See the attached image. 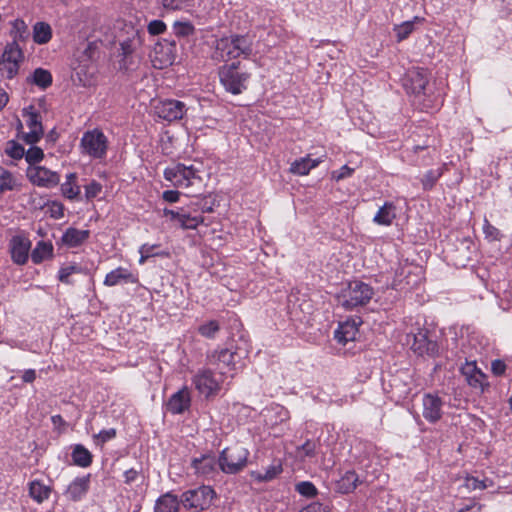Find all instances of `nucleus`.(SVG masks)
I'll use <instances>...</instances> for the list:
<instances>
[{"label":"nucleus","mask_w":512,"mask_h":512,"mask_svg":"<svg viewBox=\"0 0 512 512\" xmlns=\"http://www.w3.org/2000/svg\"><path fill=\"white\" fill-rule=\"evenodd\" d=\"M403 87L408 94L414 95L423 111L438 110L443 105V88L436 81H429V72L425 68L408 69L403 78Z\"/></svg>","instance_id":"f257e3e1"},{"label":"nucleus","mask_w":512,"mask_h":512,"mask_svg":"<svg viewBox=\"0 0 512 512\" xmlns=\"http://www.w3.org/2000/svg\"><path fill=\"white\" fill-rule=\"evenodd\" d=\"M253 52V39L249 35L230 34L216 40L212 59L227 62L240 56L249 58Z\"/></svg>","instance_id":"f03ea898"},{"label":"nucleus","mask_w":512,"mask_h":512,"mask_svg":"<svg viewBox=\"0 0 512 512\" xmlns=\"http://www.w3.org/2000/svg\"><path fill=\"white\" fill-rule=\"evenodd\" d=\"M218 75L224 89L233 95H239L245 91L251 77V74L243 69L240 62L221 66Z\"/></svg>","instance_id":"7ed1b4c3"},{"label":"nucleus","mask_w":512,"mask_h":512,"mask_svg":"<svg viewBox=\"0 0 512 512\" xmlns=\"http://www.w3.org/2000/svg\"><path fill=\"white\" fill-rule=\"evenodd\" d=\"M372 288L360 281H352L338 295V303L346 310L365 305L372 297Z\"/></svg>","instance_id":"20e7f679"},{"label":"nucleus","mask_w":512,"mask_h":512,"mask_svg":"<svg viewBox=\"0 0 512 512\" xmlns=\"http://www.w3.org/2000/svg\"><path fill=\"white\" fill-rule=\"evenodd\" d=\"M248 456V449L235 444L222 450L218 459V466L226 474H236L246 467Z\"/></svg>","instance_id":"39448f33"},{"label":"nucleus","mask_w":512,"mask_h":512,"mask_svg":"<svg viewBox=\"0 0 512 512\" xmlns=\"http://www.w3.org/2000/svg\"><path fill=\"white\" fill-rule=\"evenodd\" d=\"M227 380L228 379L216 369H202L194 376L193 383L199 393L208 398L218 394L227 383Z\"/></svg>","instance_id":"423d86ee"},{"label":"nucleus","mask_w":512,"mask_h":512,"mask_svg":"<svg viewBox=\"0 0 512 512\" xmlns=\"http://www.w3.org/2000/svg\"><path fill=\"white\" fill-rule=\"evenodd\" d=\"M215 495V491L211 486L201 485L183 492L180 502L185 509L200 512L211 506Z\"/></svg>","instance_id":"0eeeda50"},{"label":"nucleus","mask_w":512,"mask_h":512,"mask_svg":"<svg viewBox=\"0 0 512 512\" xmlns=\"http://www.w3.org/2000/svg\"><path fill=\"white\" fill-rule=\"evenodd\" d=\"M198 173L199 170L193 165L186 166L178 163L164 170V178L176 187L188 188L193 186L196 181H201Z\"/></svg>","instance_id":"6e6552de"},{"label":"nucleus","mask_w":512,"mask_h":512,"mask_svg":"<svg viewBox=\"0 0 512 512\" xmlns=\"http://www.w3.org/2000/svg\"><path fill=\"white\" fill-rule=\"evenodd\" d=\"M80 145L90 157L102 159L107 153L108 139L101 130L95 128L83 134Z\"/></svg>","instance_id":"1a4fd4ad"},{"label":"nucleus","mask_w":512,"mask_h":512,"mask_svg":"<svg viewBox=\"0 0 512 512\" xmlns=\"http://www.w3.org/2000/svg\"><path fill=\"white\" fill-rule=\"evenodd\" d=\"M23 58V51L19 47L18 43H8L0 58L1 75L7 79L14 78L18 73L20 63L23 61Z\"/></svg>","instance_id":"9d476101"},{"label":"nucleus","mask_w":512,"mask_h":512,"mask_svg":"<svg viewBox=\"0 0 512 512\" xmlns=\"http://www.w3.org/2000/svg\"><path fill=\"white\" fill-rule=\"evenodd\" d=\"M238 357L235 351L228 348L214 351L209 356V362L215 366V369L224 375L227 379H232L236 371Z\"/></svg>","instance_id":"9b49d317"},{"label":"nucleus","mask_w":512,"mask_h":512,"mask_svg":"<svg viewBox=\"0 0 512 512\" xmlns=\"http://www.w3.org/2000/svg\"><path fill=\"white\" fill-rule=\"evenodd\" d=\"M176 43L168 39L157 42L153 49V66L158 69L166 68L172 65L176 59Z\"/></svg>","instance_id":"f8f14e48"},{"label":"nucleus","mask_w":512,"mask_h":512,"mask_svg":"<svg viewBox=\"0 0 512 512\" xmlns=\"http://www.w3.org/2000/svg\"><path fill=\"white\" fill-rule=\"evenodd\" d=\"M460 372L471 388L483 393L489 387L487 376L477 367L476 361H466L461 366Z\"/></svg>","instance_id":"ddd939ff"},{"label":"nucleus","mask_w":512,"mask_h":512,"mask_svg":"<svg viewBox=\"0 0 512 512\" xmlns=\"http://www.w3.org/2000/svg\"><path fill=\"white\" fill-rule=\"evenodd\" d=\"M422 284V275L419 272H412L411 267L402 268L400 274L394 278L391 287L392 289L407 293L417 289Z\"/></svg>","instance_id":"4468645a"},{"label":"nucleus","mask_w":512,"mask_h":512,"mask_svg":"<svg viewBox=\"0 0 512 512\" xmlns=\"http://www.w3.org/2000/svg\"><path fill=\"white\" fill-rule=\"evenodd\" d=\"M443 400L433 393H426L422 397V415L429 423L438 422L443 415Z\"/></svg>","instance_id":"2eb2a0df"},{"label":"nucleus","mask_w":512,"mask_h":512,"mask_svg":"<svg viewBox=\"0 0 512 512\" xmlns=\"http://www.w3.org/2000/svg\"><path fill=\"white\" fill-rule=\"evenodd\" d=\"M27 177L34 185L46 188L54 187L60 181L56 172L42 166H30L27 169Z\"/></svg>","instance_id":"dca6fc26"},{"label":"nucleus","mask_w":512,"mask_h":512,"mask_svg":"<svg viewBox=\"0 0 512 512\" xmlns=\"http://www.w3.org/2000/svg\"><path fill=\"white\" fill-rule=\"evenodd\" d=\"M23 116L26 119V124L29 132L25 133L22 139L30 145L37 143L43 135V127L39 113L34 111L33 107L24 109Z\"/></svg>","instance_id":"f3484780"},{"label":"nucleus","mask_w":512,"mask_h":512,"mask_svg":"<svg viewBox=\"0 0 512 512\" xmlns=\"http://www.w3.org/2000/svg\"><path fill=\"white\" fill-rule=\"evenodd\" d=\"M157 115L169 122L182 119L186 112V106L178 100L167 99L155 106Z\"/></svg>","instance_id":"a211bd4d"},{"label":"nucleus","mask_w":512,"mask_h":512,"mask_svg":"<svg viewBox=\"0 0 512 512\" xmlns=\"http://www.w3.org/2000/svg\"><path fill=\"white\" fill-rule=\"evenodd\" d=\"M12 261L17 265H24L29 258L31 241L24 236H14L9 244Z\"/></svg>","instance_id":"6ab92c4d"},{"label":"nucleus","mask_w":512,"mask_h":512,"mask_svg":"<svg viewBox=\"0 0 512 512\" xmlns=\"http://www.w3.org/2000/svg\"><path fill=\"white\" fill-rule=\"evenodd\" d=\"M191 466L194 469V473L204 479H212L217 474L216 458L210 454L194 458Z\"/></svg>","instance_id":"aec40b11"},{"label":"nucleus","mask_w":512,"mask_h":512,"mask_svg":"<svg viewBox=\"0 0 512 512\" xmlns=\"http://www.w3.org/2000/svg\"><path fill=\"white\" fill-rule=\"evenodd\" d=\"M413 342L411 343V349L419 356H430L435 357L438 355L439 348L435 341L428 338L426 333L419 332L412 335Z\"/></svg>","instance_id":"412c9836"},{"label":"nucleus","mask_w":512,"mask_h":512,"mask_svg":"<svg viewBox=\"0 0 512 512\" xmlns=\"http://www.w3.org/2000/svg\"><path fill=\"white\" fill-rule=\"evenodd\" d=\"M91 482V475L76 477L66 488L64 495L71 501H80L87 494Z\"/></svg>","instance_id":"4be33fe9"},{"label":"nucleus","mask_w":512,"mask_h":512,"mask_svg":"<svg viewBox=\"0 0 512 512\" xmlns=\"http://www.w3.org/2000/svg\"><path fill=\"white\" fill-rule=\"evenodd\" d=\"M362 323L363 322H338V327L334 331V339L342 346L355 341L359 332V326Z\"/></svg>","instance_id":"5701e85b"},{"label":"nucleus","mask_w":512,"mask_h":512,"mask_svg":"<svg viewBox=\"0 0 512 512\" xmlns=\"http://www.w3.org/2000/svg\"><path fill=\"white\" fill-rule=\"evenodd\" d=\"M137 281L138 279L129 269L117 267L106 275L104 285L112 287L123 283L135 284Z\"/></svg>","instance_id":"b1692460"},{"label":"nucleus","mask_w":512,"mask_h":512,"mask_svg":"<svg viewBox=\"0 0 512 512\" xmlns=\"http://www.w3.org/2000/svg\"><path fill=\"white\" fill-rule=\"evenodd\" d=\"M190 406V393L187 389L174 393L168 403L167 409L173 414L183 413Z\"/></svg>","instance_id":"393cba45"},{"label":"nucleus","mask_w":512,"mask_h":512,"mask_svg":"<svg viewBox=\"0 0 512 512\" xmlns=\"http://www.w3.org/2000/svg\"><path fill=\"white\" fill-rule=\"evenodd\" d=\"M89 234V230H79L70 227L64 232L61 240L68 247H77L88 239Z\"/></svg>","instance_id":"a878e982"},{"label":"nucleus","mask_w":512,"mask_h":512,"mask_svg":"<svg viewBox=\"0 0 512 512\" xmlns=\"http://www.w3.org/2000/svg\"><path fill=\"white\" fill-rule=\"evenodd\" d=\"M29 496L37 503H42L50 497L51 486L40 480H33L28 484Z\"/></svg>","instance_id":"bb28decb"},{"label":"nucleus","mask_w":512,"mask_h":512,"mask_svg":"<svg viewBox=\"0 0 512 512\" xmlns=\"http://www.w3.org/2000/svg\"><path fill=\"white\" fill-rule=\"evenodd\" d=\"M359 481L357 474L354 471H346L340 479L336 481L335 490L342 494L352 492Z\"/></svg>","instance_id":"cd10ccee"},{"label":"nucleus","mask_w":512,"mask_h":512,"mask_svg":"<svg viewBox=\"0 0 512 512\" xmlns=\"http://www.w3.org/2000/svg\"><path fill=\"white\" fill-rule=\"evenodd\" d=\"M53 257V245L51 242L39 241L31 252V260L34 264H40L44 260Z\"/></svg>","instance_id":"c85d7f7f"},{"label":"nucleus","mask_w":512,"mask_h":512,"mask_svg":"<svg viewBox=\"0 0 512 512\" xmlns=\"http://www.w3.org/2000/svg\"><path fill=\"white\" fill-rule=\"evenodd\" d=\"M180 503L176 495L166 493L157 500L155 512H179Z\"/></svg>","instance_id":"c756f323"},{"label":"nucleus","mask_w":512,"mask_h":512,"mask_svg":"<svg viewBox=\"0 0 512 512\" xmlns=\"http://www.w3.org/2000/svg\"><path fill=\"white\" fill-rule=\"evenodd\" d=\"M320 160L311 159L309 156L295 160L291 163L290 172L296 175H306L311 169L318 166Z\"/></svg>","instance_id":"7c9ffc66"},{"label":"nucleus","mask_w":512,"mask_h":512,"mask_svg":"<svg viewBox=\"0 0 512 512\" xmlns=\"http://www.w3.org/2000/svg\"><path fill=\"white\" fill-rule=\"evenodd\" d=\"M72 460L76 466L86 468L92 463L93 456L91 452L81 444H76L72 451Z\"/></svg>","instance_id":"2f4dec72"},{"label":"nucleus","mask_w":512,"mask_h":512,"mask_svg":"<svg viewBox=\"0 0 512 512\" xmlns=\"http://www.w3.org/2000/svg\"><path fill=\"white\" fill-rule=\"evenodd\" d=\"M27 81L45 90L52 84V75L46 69L37 68L31 76L27 78Z\"/></svg>","instance_id":"473e14b6"},{"label":"nucleus","mask_w":512,"mask_h":512,"mask_svg":"<svg viewBox=\"0 0 512 512\" xmlns=\"http://www.w3.org/2000/svg\"><path fill=\"white\" fill-rule=\"evenodd\" d=\"M281 462H273L270 466L265 469V472L253 471L251 476L258 482H267L276 478L282 472Z\"/></svg>","instance_id":"72a5a7b5"},{"label":"nucleus","mask_w":512,"mask_h":512,"mask_svg":"<svg viewBox=\"0 0 512 512\" xmlns=\"http://www.w3.org/2000/svg\"><path fill=\"white\" fill-rule=\"evenodd\" d=\"M77 176L70 173L66 176V181L61 185L62 194L71 200L77 199L80 195V186L76 183Z\"/></svg>","instance_id":"f704fd0d"},{"label":"nucleus","mask_w":512,"mask_h":512,"mask_svg":"<svg viewBox=\"0 0 512 512\" xmlns=\"http://www.w3.org/2000/svg\"><path fill=\"white\" fill-rule=\"evenodd\" d=\"M52 37V29L45 22H37L33 29V39L37 44H46Z\"/></svg>","instance_id":"c9c22d12"},{"label":"nucleus","mask_w":512,"mask_h":512,"mask_svg":"<svg viewBox=\"0 0 512 512\" xmlns=\"http://www.w3.org/2000/svg\"><path fill=\"white\" fill-rule=\"evenodd\" d=\"M12 190H19L17 179L12 173L0 167V194Z\"/></svg>","instance_id":"e433bc0d"},{"label":"nucleus","mask_w":512,"mask_h":512,"mask_svg":"<svg viewBox=\"0 0 512 512\" xmlns=\"http://www.w3.org/2000/svg\"><path fill=\"white\" fill-rule=\"evenodd\" d=\"M266 417H269L272 424L282 423L289 419V411L282 405H272L268 410Z\"/></svg>","instance_id":"4c0bfd02"},{"label":"nucleus","mask_w":512,"mask_h":512,"mask_svg":"<svg viewBox=\"0 0 512 512\" xmlns=\"http://www.w3.org/2000/svg\"><path fill=\"white\" fill-rule=\"evenodd\" d=\"M443 175V167L428 170L421 178V184L424 190H431L437 181Z\"/></svg>","instance_id":"58836bf2"},{"label":"nucleus","mask_w":512,"mask_h":512,"mask_svg":"<svg viewBox=\"0 0 512 512\" xmlns=\"http://www.w3.org/2000/svg\"><path fill=\"white\" fill-rule=\"evenodd\" d=\"M29 35L28 27L22 19H16L12 22L11 36L12 42L24 41Z\"/></svg>","instance_id":"ea45409f"},{"label":"nucleus","mask_w":512,"mask_h":512,"mask_svg":"<svg viewBox=\"0 0 512 512\" xmlns=\"http://www.w3.org/2000/svg\"><path fill=\"white\" fill-rule=\"evenodd\" d=\"M483 234L485 239L488 242H500L504 235L503 233L494 225H492L489 220L485 217L483 221Z\"/></svg>","instance_id":"a19ab883"},{"label":"nucleus","mask_w":512,"mask_h":512,"mask_svg":"<svg viewBox=\"0 0 512 512\" xmlns=\"http://www.w3.org/2000/svg\"><path fill=\"white\" fill-rule=\"evenodd\" d=\"M203 221L204 218L202 216H192L189 211L185 209L178 227L183 230L196 229Z\"/></svg>","instance_id":"79ce46f5"},{"label":"nucleus","mask_w":512,"mask_h":512,"mask_svg":"<svg viewBox=\"0 0 512 512\" xmlns=\"http://www.w3.org/2000/svg\"><path fill=\"white\" fill-rule=\"evenodd\" d=\"M464 486L470 491L484 490L492 486V481L489 479L480 480L476 477L468 476L465 478Z\"/></svg>","instance_id":"37998d69"},{"label":"nucleus","mask_w":512,"mask_h":512,"mask_svg":"<svg viewBox=\"0 0 512 512\" xmlns=\"http://www.w3.org/2000/svg\"><path fill=\"white\" fill-rule=\"evenodd\" d=\"M295 490L306 498H313L317 496L318 490L316 486L310 481H301L295 485Z\"/></svg>","instance_id":"c03bdc74"},{"label":"nucleus","mask_w":512,"mask_h":512,"mask_svg":"<svg viewBox=\"0 0 512 512\" xmlns=\"http://www.w3.org/2000/svg\"><path fill=\"white\" fill-rule=\"evenodd\" d=\"M396 32L397 41L400 42L409 37L414 30V23L412 21L403 22L400 25H396L394 28Z\"/></svg>","instance_id":"a18cd8bd"},{"label":"nucleus","mask_w":512,"mask_h":512,"mask_svg":"<svg viewBox=\"0 0 512 512\" xmlns=\"http://www.w3.org/2000/svg\"><path fill=\"white\" fill-rule=\"evenodd\" d=\"M5 152L13 159H21L25 154V149L22 145L15 141H8Z\"/></svg>","instance_id":"49530a36"},{"label":"nucleus","mask_w":512,"mask_h":512,"mask_svg":"<svg viewBox=\"0 0 512 512\" xmlns=\"http://www.w3.org/2000/svg\"><path fill=\"white\" fill-rule=\"evenodd\" d=\"M24 156L26 161L31 166H34V164L40 162L43 159L44 153L41 148L37 146H31L27 151H25Z\"/></svg>","instance_id":"de8ad7c7"},{"label":"nucleus","mask_w":512,"mask_h":512,"mask_svg":"<svg viewBox=\"0 0 512 512\" xmlns=\"http://www.w3.org/2000/svg\"><path fill=\"white\" fill-rule=\"evenodd\" d=\"M219 329L218 322H204L199 326L198 331L204 337L214 338Z\"/></svg>","instance_id":"09e8293b"},{"label":"nucleus","mask_w":512,"mask_h":512,"mask_svg":"<svg viewBox=\"0 0 512 512\" xmlns=\"http://www.w3.org/2000/svg\"><path fill=\"white\" fill-rule=\"evenodd\" d=\"M174 33L176 36L185 37L194 33V26L189 22H175Z\"/></svg>","instance_id":"8fccbe9b"},{"label":"nucleus","mask_w":512,"mask_h":512,"mask_svg":"<svg viewBox=\"0 0 512 512\" xmlns=\"http://www.w3.org/2000/svg\"><path fill=\"white\" fill-rule=\"evenodd\" d=\"M102 190V185L93 180L91 181L89 184H87L85 186V197L87 200H91L93 198H95L96 196H98V194L101 192Z\"/></svg>","instance_id":"3c124183"},{"label":"nucleus","mask_w":512,"mask_h":512,"mask_svg":"<svg viewBox=\"0 0 512 512\" xmlns=\"http://www.w3.org/2000/svg\"><path fill=\"white\" fill-rule=\"evenodd\" d=\"M185 208H180L178 210H172V209H167L165 208L163 210V216L166 217V218H169L170 221L178 227L179 223H180V220H181V217L183 215V212H184Z\"/></svg>","instance_id":"603ef678"},{"label":"nucleus","mask_w":512,"mask_h":512,"mask_svg":"<svg viewBox=\"0 0 512 512\" xmlns=\"http://www.w3.org/2000/svg\"><path fill=\"white\" fill-rule=\"evenodd\" d=\"M316 452V443L307 440L301 447L298 448V453L301 456L312 457Z\"/></svg>","instance_id":"864d4df0"},{"label":"nucleus","mask_w":512,"mask_h":512,"mask_svg":"<svg viewBox=\"0 0 512 512\" xmlns=\"http://www.w3.org/2000/svg\"><path fill=\"white\" fill-rule=\"evenodd\" d=\"M299 512H329V507L321 502L315 501L303 507Z\"/></svg>","instance_id":"5fc2aeb1"},{"label":"nucleus","mask_w":512,"mask_h":512,"mask_svg":"<svg viewBox=\"0 0 512 512\" xmlns=\"http://www.w3.org/2000/svg\"><path fill=\"white\" fill-rule=\"evenodd\" d=\"M166 29V25L161 20H153L148 24V32L151 35H159Z\"/></svg>","instance_id":"6e6d98bb"},{"label":"nucleus","mask_w":512,"mask_h":512,"mask_svg":"<svg viewBox=\"0 0 512 512\" xmlns=\"http://www.w3.org/2000/svg\"><path fill=\"white\" fill-rule=\"evenodd\" d=\"M189 0H162L163 7L170 10L183 9Z\"/></svg>","instance_id":"4d7b16f0"},{"label":"nucleus","mask_w":512,"mask_h":512,"mask_svg":"<svg viewBox=\"0 0 512 512\" xmlns=\"http://www.w3.org/2000/svg\"><path fill=\"white\" fill-rule=\"evenodd\" d=\"M75 272H77L76 266L71 265V266L63 267L59 270L58 278L63 283H69L70 282L69 277Z\"/></svg>","instance_id":"13d9d810"},{"label":"nucleus","mask_w":512,"mask_h":512,"mask_svg":"<svg viewBox=\"0 0 512 512\" xmlns=\"http://www.w3.org/2000/svg\"><path fill=\"white\" fill-rule=\"evenodd\" d=\"M157 248H159V245L158 244H143L140 248H139V253L140 254H145V256H149V257H153V256H157V255H160L159 252L155 251Z\"/></svg>","instance_id":"bf43d9fd"},{"label":"nucleus","mask_w":512,"mask_h":512,"mask_svg":"<svg viewBox=\"0 0 512 512\" xmlns=\"http://www.w3.org/2000/svg\"><path fill=\"white\" fill-rule=\"evenodd\" d=\"M506 364L500 359H495L491 363V371L494 375L500 376L505 373Z\"/></svg>","instance_id":"052dcab7"},{"label":"nucleus","mask_w":512,"mask_h":512,"mask_svg":"<svg viewBox=\"0 0 512 512\" xmlns=\"http://www.w3.org/2000/svg\"><path fill=\"white\" fill-rule=\"evenodd\" d=\"M115 436H116V430L113 428H110V429L101 430L96 435V438H98L102 443H105V442L113 439Z\"/></svg>","instance_id":"680f3d73"},{"label":"nucleus","mask_w":512,"mask_h":512,"mask_svg":"<svg viewBox=\"0 0 512 512\" xmlns=\"http://www.w3.org/2000/svg\"><path fill=\"white\" fill-rule=\"evenodd\" d=\"M162 198L169 203H175L180 198V192L176 190H166L163 192Z\"/></svg>","instance_id":"e2e57ef3"},{"label":"nucleus","mask_w":512,"mask_h":512,"mask_svg":"<svg viewBox=\"0 0 512 512\" xmlns=\"http://www.w3.org/2000/svg\"><path fill=\"white\" fill-rule=\"evenodd\" d=\"M136 48V43L133 40L123 41L121 43V50L124 56L130 55Z\"/></svg>","instance_id":"0e129e2a"},{"label":"nucleus","mask_w":512,"mask_h":512,"mask_svg":"<svg viewBox=\"0 0 512 512\" xmlns=\"http://www.w3.org/2000/svg\"><path fill=\"white\" fill-rule=\"evenodd\" d=\"M353 173V169L348 167L347 165H344L341 167V169L336 173H333V178L336 180H341L346 177H349Z\"/></svg>","instance_id":"69168bd1"},{"label":"nucleus","mask_w":512,"mask_h":512,"mask_svg":"<svg viewBox=\"0 0 512 512\" xmlns=\"http://www.w3.org/2000/svg\"><path fill=\"white\" fill-rule=\"evenodd\" d=\"M138 477V472L135 469H129L124 472V481L126 484L133 483Z\"/></svg>","instance_id":"338daca9"},{"label":"nucleus","mask_w":512,"mask_h":512,"mask_svg":"<svg viewBox=\"0 0 512 512\" xmlns=\"http://www.w3.org/2000/svg\"><path fill=\"white\" fill-rule=\"evenodd\" d=\"M36 379V371L34 369H27L23 372L22 380L25 383H32Z\"/></svg>","instance_id":"774afa93"}]
</instances>
